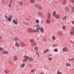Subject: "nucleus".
I'll use <instances>...</instances> for the list:
<instances>
[{
	"label": "nucleus",
	"mask_w": 74,
	"mask_h": 74,
	"mask_svg": "<svg viewBox=\"0 0 74 74\" xmlns=\"http://www.w3.org/2000/svg\"><path fill=\"white\" fill-rule=\"evenodd\" d=\"M53 17H55L56 19H58L60 18V15L58 14H56L55 12H53Z\"/></svg>",
	"instance_id": "nucleus-1"
},
{
	"label": "nucleus",
	"mask_w": 74,
	"mask_h": 74,
	"mask_svg": "<svg viewBox=\"0 0 74 74\" xmlns=\"http://www.w3.org/2000/svg\"><path fill=\"white\" fill-rule=\"evenodd\" d=\"M24 58L26 59H28V60H29L30 62H33V60H34V59L33 58H32L31 57H29L27 56H24Z\"/></svg>",
	"instance_id": "nucleus-2"
},
{
	"label": "nucleus",
	"mask_w": 74,
	"mask_h": 74,
	"mask_svg": "<svg viewBox=\"0 0 74 74\" xmlns=\"http://www.w3.org/2000/svg\"><path fill=\"white\" fill-rule=\"evenodd\" d=\"M5 16L8 21H11V18H12V16L11 15H10L9 16V17L7 15H5Z\"/></svg>",
	"instance_id": "nucleus-3"
},
{
	"label": "nucleus",
	"mask_w": 74,
	"mask_h": 74,
	"mask_svg": "<svg viewBox=\"0 0 74 74\" xmlns=\"http://www.w3.org/2000/svg\"><path fill=\"white\" fill-rule=\"evenodd\" d=\"M62 51L63 52H67L69 51V49L68 48L65 47L63 48Z\"/></svg>",
	"instance_id": "nucleus-4"
},
{
	"label": "nucleus",
	"mask_w": 74,
	"mask_h": 74,
	"mask_svg": "<svg viewBox=\"0 0 74 74\" xmlns=\"http://www.w3.org/2000/svg\"><path fill=\"white\" fill-rule=\"evenodd\" d=\"M13 22L14 25H17L18 23V20L16 19H14L13 20Z\"/></svg>",
	"instance_id": "nucleus-5"
},
{
	"label": "nucleus",
	"mask_w": 74,
	"mask_h": 74,
	"mask_svg": "<svg viewBox=\"0 0 74 74\" xmlns=\"http://www.w3.org/2000/svg\"><path fill=\"white\" fill-rule=\"evenodd\" d=\"M20 45L21 47H26V44L23 42H20Z\"/></svg>",
	"instance_id": "nucleus-6"
},
{
	"label": "nucleus",
	"mask_w": 74,
	"mask_h": 74,
	"mask_svg": "<svg viewBox=\"0 0 74 74\" xmlns=\"http://www.w3.org/2000/svg\"><path fill=\"white\" fill-rule=\"evenodd\" d=\"M63 32L61 31H60L58 32V34L60 36H62L63 35Z\"/></svg>",
	"instance_id": "nucleus-7"
},
{
	"label": "nucleus",
	"mask_w": 74,
	"mask_h": 74,
	"mask_svg": "<svg viewBox=\"0 0 74 74\" xmlns=\"http://www.w3.org/2000/svg\"><path fill=\"white\" fill-rule=\"evenodd\" d=\"M18 3L20 6H22L23 5V2H22V1H18Z\"/></svg>",
	"instance_id": "nucleus-8"
},
{
	"label": "nucleus",
	"mask_w": 74,
	"mask_h": 74,
	"mask_svg": "<svg viewBox=\"0 0 74 74\" xmlns=\"http://www.w3.org/2000/svg\"><path fill=\"white\" fill-rule=\"evenodd\" d=\"M41 29V27H37L36 28V30L35 29V32H36V33H38V32H39V31Z\"/></svg>",
	"instance_id": "nucleus-9"
},
{
	"label": "nucleus",
	"mask_w": 74,
	"mask_h": 74,
	"mask_svg": "<svg viewBox=\"0 0 74 74\" xmlns=\"http://www.w3.org/2000/svg\"><path fill=\"white\" fill-rule=\"evenodd\" d=\"M50 19L47 18L46 20V23H51V20H50Z\"/></svg>",
	"instance_id": "nucleus-10"
},
{
	"label": "nucleus",
	"mask_w": 74,
	"mask_h": 74,
	"mask_svg": "<svg viewBox=\"0 0 74 74\" xmlns=\"http://www.w3.org/2000/svg\"><path fill=\"white\" fill-rule=\"evenodd\" d=\"M18 59V58H17V56H14L13 57V60L14 61H16Z\"/></svg>",
	"instance_id": "nucleus-11"
},
{
	"label": "nucleus",
	"mask_w": 74,
	"mask_h": 74,
	"mask_svg": "<svg viewBox=\"0 0 74 74\" xmlns=\"http://www.w3.org/2000/svg\"><path fill=\"white\" fill-rule=\"evenodd\" d=\"M14 41H18L19 40V38L17 37H15L14 38Z\"/></svg>",
	"instance_id": "nucleus-12"
},
{
	"label": "nucleus",
	"mask_w": 74,
	"mask_h": 74,
	"mask_svg": "<svg viewBox=\"0 0 74 74\" xmlns=\"http://www.w3.org/2000/svg\"><path fill=\"white\" fill-rule=\"evenodd\" d=\"M30 2L31 3H32V4H33V3H34L36 2V1L35 0H30Z\"/></svg>",
	"instance_id": "nucleus-13"
},
{
	"label": "nucleus",
	"mask_w": 74,
	"mask_h": 74,
	"mask_svg": "<svg viewBox=\"0 0 74 74\" xmlns=\"http://www.w3.org/2000/svg\"><path fill=\"white\" fill-rule=\"evenodd\" d=\"M31 45L33 46H36V43L34 42L32 43H31Z\"/></svg>",
	"instance_id": "nucleus-14"
},
{
	"label": "nucleus",
	"mask_w": 74,
	"mask_h": 74,
	"mask_svg": "<svg viewBox=\"0 0 74 74\" xmlns=\"http://www.w3.org/2000/svg\"><path fill=\"white\" fill-rule=\"evenodd\" d=\"M51 13H49L48 15V19H51Z\"/></svg>",
	"instance_id": "nucleus-15"
},
{
	"label": "nucleus",
	"mask_w": 74,
	"mask_h": 74,
	"mask_svg": "<svg viewBox=\"0 0 74 74\" xmlns=\"http://www.w3.org/2000/svg\"><path fill=\"white\" fill-rule=\"evenodd\" d=\"M68 60H69V61H73L74 60V58H69L68 59Z\"/></svg>",
	"instance_id": "nucleus-16"
},
{
	"label": "nucleus",
	"mask_w": 74,
	"mask_h": 74,
	"mask_svg": "<svg viewBox=\"0 0 74 74\" xmlns=\"http://www.w3.org/2000/svg\"><path fill=\"white\" fill-rule=\"evenodd\" d=\"M67 3V1L65 0H64L62 1V4L63 5H65Z\"/></svg>",
	"instance_id": "nucleus-17"
},
{
	"label": "nucleus",
	"mask_w": 74,
	"mask_h": 74,
	"mask_svg": "<svg viewBox=\"0 0 74 74\" xmlns=\"http://www.w3.org/2000/svg\"><path fill=\"white\" fill-rule=\"evenodd\" d=\"M4 73H5V74H8V73H10V71H8V70H5Z\"/></svg>",
	"instance_id": "nucleus-18"
},
{
	"label": "nucleus",
	"mask_w": 74,
	"mask_h": 74,
	"mask_svg": "<svg viewBox=\"0 0 74 74\" xmlns=\"http://www.w3.org/2000/svg\"><path fill=\"white\" fill-rule=\"evenodd\" d=\"M2 53H4L5 54H8V52L7 51H3L2 52Z\"/></svg>",
	"instance_id": "nucleus-19"
},
{
	"label": "nucleus",
	"mask_w": 74,
	"mask_h": 74,
	"mask_svg": "<svg viewBox=\"0 0 74 74\" xmlns=\"http://www.w3.org/2000/svg\"><path fill=\"white\" fill-rule=\"evenodd\" d=\"M30 32H31V33H33V32H36V29L33 30V29L31 28Z\"/></svg>",
	"instance_id": "nucleus-20"
},
{
	"label": "nucleus",
	"mask_w": 74,
	"mask_h": 74,
	"mask_svg": "<svg viewBox=\"0 0 74 74\" xmlns=\"http://www.w3.org/2000/svg\"><path fill=\"white\" fill-rule=\"evenodd\" d=\"M38 14L39 15V16H42V15H43V14L41 12H38Z\"/></svg>",
	"instance_id": "nucleus-21"
},
{
	"label": "nucleus",
	"mask_w": 74,
	"mask_h": 74,
	"mask_svg": "<svg viewBox=\"0 0 74 74\" xmlns=\"http://www.w3.org/2000/svg\"><path fill=\"white\" fill-rule=\"evenodd\" d=\"M15 45L16 47H19V45L18 42H17L15 43Z\"/></svg>",
	"instance_id": "nucleus-22"
},
{
	"label": "nucleus",
	"mask_w": 74,
	"mask_h": 74,
	"mask_svg": "<svg viewBox=\"0 0 74 74\" xmlns=\"http://www.w3.org/2000/svg\"><path fill=\"white\" fill-rule=\"evenodd\" d=\"M66 18H67V16H64L62 18V21H64L66 19Z\"/></svg>",
	"instance_id": "nucleus-23"
},
{
	"label": "nucleus",
	"mask_w": 74,
	"mask_h": 74,
	"mask_svg": "<svg viewBox=\"0 0 74 74\" xmlns=\"http://www.w3.org/2000/svg\"><path fill=\"white\" fill-rule=\"evenodd\" d=\"M66 67H71V64L69 63H66Z\"/></svg>",
	"instance_id": "nucleus-24"
},
{
	"label": "nucleus",
	"mask_w": 74,
	"mask_h": 74,
	"mask_svg": "<svg viewBox=\"0 0 74 74\" xmlns=\"http://www.w3.org/2000/svg\"><path fill=\"white\" fill-rule=\"evenodd\" d=\"M34 49L36 50V51H38V47H34Z\"/></svg>",
	"instance_id": "nucleus-25"
},
{
	"label": "nucleus",
	"mask_w": 74,
	"mask_h": 74,
	"mask_svg": "<svg viewBox=\"0 0 74 74\" xmlns=\"http://www.w3.org/2000/svg\"><path fill=\"white\" fill-rule=\"evenodd\" d=\"M40 30L42 33H44V28L42 27H40Z\"/></svg>",
	"instance_id": "nucleus-26"
},
{
	"label": "nucleus",
	"mask_w": 74,
	"mask_h": 74,
	"mask_svg": "<svg viewBox=\"0 0 74 74\" xmlns=\"http://www.w3.org/2000/svg\"><path fill=\"white\" fill-rule=\"evenodd\" d=\"M37 8L38 9V10H42V8L41 7V6H39V5H38Z\"/></svg>",
	"instance_id": "nucleus-27"
},
{
	"label": "nucleus",
	"mask_w": 74,
	"mask_h": 74,
	"mask_svg": "<svg viewBox=\"0 0 74 74\" xmlns=\"http://www.w3.org/2000/svg\"><path fill=\"white\" fill-rule=\"evenodd\" d=\"M29 41L30 42H32H32H34V39H31Z\"/></svg>",
	"instance_id": "nucleus-28"
},
{
	"label": "nucleus",
	"mask_w": 74,
	"mask_h": 74,
	"mask_svg": "<svg viewBox=\"0 0 74 74\" xmlns=\"http://www.w3.org/2000/svg\"><path fill=\"white\" fill-rule=\"evenodd\" d=\"M52 39L54 41L56 40V37L54 36H52Z\"/></svg>",
	"instance_id": "nucleus-29"
},
{
	"label": "nucleus",
	"mask_w": 74,
	"mask_h": 74,
	"mask_svg": "<svg viewBox=\"0 0 74 74\" xmlns=\"http://www.w3.org/2000/svg\"><path fill=\"white\" fill-rule=\"evenodd\" d=\"M49 51V49H47L46 50H45L43 52L44 53H47V52H48Z\"/></svg>",
	"instance_id": "nucleus-30"
},
{
	"label": "nucleus",
	"mask_w": 74,
	"mask_h": 74,
	"mask_svg": "<svg viewBox=\"0 0 74 74\" xmlns=\"http://www.w3.org/2000/svg\"><path fill=\"white\" fill-rule=\"evenodd\" d=\"M70 34L71 35H73V34H74V31H71V32H70Z\"/></svg>",
	"instance_id": "nucleus-31"
},
{
	"label": "nucleus",
	"mask_w": 74,
	"mask_h": 74,
	"mask_svg": "<svg viewBox=\"0 0 74 74\" xmlns=\"http://www.w3.org/2000/svg\"><path fill=\"white\" fill-rule=\"evenodd\" d=\"M62 28L63 30H66V26L64 25L62 27Z\"/></svg>",
	"instance_id": "nucleus-32"
},
{
	"label": "nucleus",
	"mask_w": 74,
	"mask_h": 74,
	"mask_svg": "<svg viewBox=\"0 0 74 74\" xmlns=\"http://www.w3.org/2000/svg\"><path fill=\"white\" fill-rule=\"evenodd\" d=\"M25 64H21V67H22V68H23V67H25Z\"/></svg>",
	"instance_id": "nucleus-33"
},
{
	"label": "nucleus",
	"mask_w": 74,
	"mask_h": 74,
	"mask_svg": "<svg viewBox=\"0 0 74 74\" xmlns=\"http://www.w3.org/2000/svg\"><path fill=\"white\" fill-rule=\"evenodd\" d=\"M53 51L56 52H57L58 51V49H54Z\"/></svg>",
	"instance_id": "nucleus-34"
},
{
	"label": "nucleus",
	"mask_w": 74,
	"mask_h": 74,
	"mask_svg": "<svg viewBox=\"0 0 74 74\" xmlns=\"http://www.w3.org/2000/svg\"><path fill=\"white\" fill-rule=\"evenodd\" d=\"M4 51V49L1 47H0V51Z\"/></svg>",
	"instance_id": "nucleus-35"
},
{
	"label": "nucleus",
	"mask_w": 74,
	"mask_h": 74,
	"mask_svg": "<svg viewBox=\"0 0 74 74\" xmlns=\"http://www.w3.org/2000/svg\"><path fill=\"white\" fill-rule=\"evenodd\" d=\"M71 12H72V13H74V7H73V8L71 10Z\"/></svg>",
	"instance_id": "nucleus-36"
},
{
	"label": "nucleus",
	"mask_w": 74,
	"mask_h": 74,
	"mask_svg": "<svg viewBox=\"0 0 74 74\" xmlns=\"http://www.w3.org/2000/svg\"><path fill=\"white\" fill-rule=\"evenodd\" d=\"M28 59H26L25 58V59L23 60V62H27V60Z\"/></svg>",
	"instance_id": "nucleus-37"
},
{
	"label": "nucleus",
	"mask_w": 74,
	"mask_h": 74,
	"mask_svg": "<svg viewBox=\"0 0 74 74\" xmlns=\"http://www.w3.org/2000/svg\"><path fill=\"white\" fill-rule=\"evenodd\" d=\"M48 59L49 60V61H51V60H52V58H51V57H49L48 58Z\"/></svg>",
	"instance_id": "nucleus-38"
},
{
	"label": "nucleus",
	"mask_w": 74,
	"mask_h": 74,
	"mask_svg": "<svg viewBox=\"0 0 74 74\" xmlns=\"http://www.w3.org/2000/svg\"><path fill=\"white\" fill-rule=\"evenodd\" d=\"M36 54L37 55H38V56H39V52L38 51L36 52Z\"/></svg>",
	"instance_id": "nucleus-39"
},
{
	"label": "nucleus",
	"mask_w": 74,
	"mask_h": 74,
	"mask_svg": "<svg viewBox=\"0 0 74 74\" xmlns=\"http://www.w3.org/2000/svg\"><path fill=\"white\" fill-rule=\"evenodd\" d=\"M12 4V3H10L9 5V7L10 8H11V5Z\"/></svg>",
	"instance_id": "nucleus-40"
},
{
	"label": "nucleus",
	"mask_w": 74,
	"mask_h": 74,
	"mask_svg": "<svg viewBox=\"0 0 74 74\" xmlns=\"http://www.w3.org/2000/svg\"><path fill=\"white\" fill-rule=\"evenodd\" d=\"M57 74H63V73H62L60 72L59 71H58L57 72Z\"/></svg>",
	"instance_id": "nucleus-41"
},
{
	"label": "nucleus",
	"mask_w": 74,
	"mask_h": 74,
	"mask_svg": "<svg viewBox=\"0 0 74 74\" xmlns=\"http://www.w3.org/2000/svg\"><path fill=\"white\" fill-rule=\"evenodd\" d=\"M9 63L10 64H12V62L11 60H10L9 62Z\"/></svg>",
	"instance_id": "nucleus-42"
},
{
	"label": "nucleus",
	"mask_w": 74,
	"mask_h": 74,
	"mask_svg": "<svg viewBox=\"0 0 74 74\" xmlns=\"http://www.w3.org/2000/svg\"><path fill=\"white\" fill-rule=\"evenodd\" d=\"M38 5H39L37 4H35V7H36V8H37L38 7Z\"/></svg>",
	"instance_id": "nucleus-43"
},
{
	"label": "nucleus",
	"mask_w": 74,
	"mask_h": 74,
	"mask_svg": "<svg viewBox=\"0 0 74 74\" xmlns=\"http://www.w3.org/2000/svg\"><path fill=\"white\" fill-rule=\"evenodd\" d=\"M65 10L66 11H67L68 10H69V8H68V7H66Z\"/></svg>",
	"instance_id": "nucleus-44"
},
{
	"label": "nucleus",
	"mask_w": 74,
	"mask_h": 74,
	"mask_svg": "<svg viewBox=\"0 0 74 74\" xmlns=\"http://www.w3.org/2000/svg\"><path fill=\"white\" fill-rule=\"evenodd\" d=\"M39 20H36V23H39Z\"/></svg>",
	"instance_id": "nucleus-45"
},
{
	"label": "nucleus",
	"mask_w": 74,
	"mask_h": 74,
	"mask_svg": "<svg viewBox=\"0 0 74 74\" xmlns=\"http://www.w3.org/2000/svg\"><path fill=\"white\" fill-rule=\"evenodd\" d=\"M70 1L72 3H74V0H70Z\"/></svg>",
	"instance_id": "nucleus-46"
},
{
	"label": "nucleus",
	"mask_w": 74,
	"mask_h": 74,
	"mask_svg": "<svg viewBox=\"0 0 74 74\" xmlns=\"http://www.w3.org/2000/svg\"><path fill=\"white\" fill-rule=\"evenodd\" d=\"M71 31H73L74 32V27H72L71 29Z\"/></svg>",
	"instance_id": "nucleus-47"
},
{
	"label": "nucleus",
	"mask_w": 74,
	"mask_h": 74,
	"mask_svg": "<svg viewBox=\"0 0 74 74\" xmlns=\"http://www.w3.org/2000/svg\"><path fill=\"white\" fill-rule=\"evenodd\" d=\"M31 28H29L27 29V32H30V30H31Z\"/></svg>",
	"instance_id": "nucleus-48"
},
{
	"label": "nucleus",
	"mask_w": 74,
	"mask_h": 74,
	"mask_svg": "<svg viewBox=\"0 0 74 74\" xmlns=\"http://www.w3.org/2000/svg\"><path fill=\"white\" fill-rule=\"evenodd\" d=\"M34 71H35V70L33 69L31 71V73H33V72H34Z\"/></svg>",
	"instance_id": "nucleus-49"
},
{
	"label": "nucleus",
	"mask_w": 74,
	"mask_h": 74,
	"mask_svg": "<svg viewBox=\"0 0 74 74\" xmlns=\"http://www.w3.org/2000/svg\"><path fill=\"white\" fill-rule=\"evenodd\" d=\"M43 40L44 41H47V39L46 38H43Z\"/></svg>",
	"instance_id": "nucleus-50"
},
{
	"label": "nucleus",
	"mask_w": 74,
	"mask_h": 74,
	"mask_svg": "<svg viewBox=\"0 0 74 74\" xmlns=\"http://www.w3.org/2000/svg\"><path fill=\"white\" fill-rule=\"evenodd\" d=\"M2 4H4V3H5L4 0H2Z\"/></svg>",
	"instance_id": "nucleus-51"
},
{
	"label": "nucleus",
	"mask_w": 74,
	"mask_h": 74,
	"mask_svg": "<svg viewBox=\"0 0 74 74\" xmlns=\"http://www.w3.org/2000/svg\"><path fill=\"white\" fill-rule=\"evenodd\" d=\"M13 1V0H10V3L11 4H12V2Z\"/></svg>",
	"instance_id": "nucleus-52"
},
{
	"label": "nucleus",
	"mask_w": 74,
	"mask_h": 74,
	"mask_svg": "<svg viewBox=\"0 0 74 74\" xmlns=\"http://www.w3.org/2000/svg\"><path fill=\"white\" fill-rule=\"evenodd\" d=\"M71 44H74V42H73L72 40L71 41Z\"/></svg>",
	"instance_id": "nucleus-53"
},
{
	"label": "nucleus",
	"mask_w": 74,
	"mask_h": 74,
	"mask_svg": "<svg viewBox=\"0 0 74 74\" xmlns=\"http://www.w3.org/2000/svg\"><path fill=\"white\" fill-rule=\"evenodd\" d=\"M26 20L27 21H30V19H29V18H27L26 19Z\"/></svg>",
	"instance_id": "nucleus-54"
},
{
	"label": "nucleus",
	"mask_w": 74,
	"mask_h": 74,
	"mask_svg": "<svg viewBox=\"0 0 74 74\" xmlns=\"http://www.w3.org/2000/svg\"><path fill=\"white\" fill-rule=\"evenodd\" d=\"M72 24H74V20L72 22Z\"/></svg>",
	"instance_id": "nucleus-55"
},
{
	"label": "nucleus",
	"mask_w": 74,
	"mask_h": 74,
	"mask_svg": "<svg viewBox=\"0 0 74 74\" xmlns=\"http://www.w3.org/2000/svg\"><path fill=\"white\" fill-rule=\"evenodd\" d=\"M25 24L26 25H28V22H27L25 23Z\"/></svg>",
	"instance_id": "nucleus-56"
},
{
	"label": "nucleus",
	"mask_w": 74,
	"mask_h": 74,
	"mask_svg": "<svg viewBox=\"0 0 74 74\" xmlns=\"http://www.w3.org/2000/svg\"><path fill=\"white\" fill-rule=\"evenodd\" d=\"M38 26H39V25H36V27H38Z\"/></svg>",
	"instance_id": "nucleus-57"
},
{
	"label": "nucleus",
	"mask_w": 74,
	"mask_h": 74,
	"mask_svg": "<svg viewBox=\"0 0 74 74\" xmlns=\"http://www.w3.org/2000/svg\"><path fill=\"white\" fill-rule=\"evenodd\" d=\"M44 23V21H42V23Z\"/></svg>",
	"instance_id": "nucleus-58"
},
{
	"label": "nucleus",
	"mask_w": 74,
	"mask_h": 74,
	"mask_svg": "<svg viewBox=\"0 0 74 74\" xmlns=\"http://www.w3.org/2000/svg\"><path fill=\"white\" fill-rule=\"evenodd\" d=\"M1 40V36H0V41Z\"/></svg>",
	"instance_id": "nucleus-59"
},
{
	"label": "nucleus",
	"mask_w": 74,
	"mask_h": 74,
	"mask_svg": "<svg viewBox=\"0 0 74 74\" xmlns=\"http://www.w3.org/2000/svg\"><path fill=\"white\" fill-rule=\"evenodd\" d=\"M39 1H41V0H38Z\"/></svg>",
	"instance_id": "nucleus-60"
},
{
	"label": "nucleus",
	"mask_w": 74,
	"mask_h": 74,
	"mask_svg": "<svg viewBox=\"0 0 74 74\" xmlns=\"http://www.w3.org/2000/svg\"><path fill=\"white\" fill-rule=\"evenodd\" d=\"M23 23H25V22H23Z\"/></svg>",
	"instance_id": "nucleus-61"
},
{
	"label": "nucleus",
	"mask_w": 74,
	"mask_h": 74,
	"mask_svg": "<svg viewBox=\"0 0 74 74\" xmlns=\"http://www.w3.org/2000/svg\"><path fill=\"white\" fill-rule=\"evenodd\" d=\"M73 62H74V61H73Z\"/></svg>",
	"instance_id": "nucleus-62"
}]
</instances>
